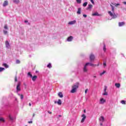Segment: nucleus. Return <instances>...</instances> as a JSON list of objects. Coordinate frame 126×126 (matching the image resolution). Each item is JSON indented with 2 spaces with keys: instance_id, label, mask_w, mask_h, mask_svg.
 Instances as JSON below:
<instances>
[{
  "instance_id": "f257e3e1",
  "label": "nucleus",
  "mask_w": 126,
  "mask_h": 126,
  "mask_svg": "<svg viewBox=\"0 0 126 126\" xmlns=\"http://www.w3.org/2000/svg\"><path fill=\"white\" fill-rule=\"evenodd\" d=\"M79 87V83L77 82L72 86V90H71V93H75L77 89Z\"/></svg>"
},
{
  "instance_id": "f03ea898",
  "label": "nucleus",
  "mask_w": 126,
  "mask_h": 126,
  "mask_svg": "<svg viewBox=\"0 0 126 126\" xmlns=\"http://www.w3.org/2000/svg\"><path fill=\"white\" fill-rule=\"evenodd\" d=\"M90 62H94L95 61V55L91 54L90 55Z\"/></svg>"
},
{
  "instance_id": "7ed1b4c3",
  "label": "nucleus",
  "mask_w": 126,
  "mask_h": 126,
  "mask_svg": "<svg viewBox=\"0 0 126 126\" xmlns=\"http://www.w3.org/2000/svg\"><path fill=\"white\" fill-rule=\"evenodd\" d=\"M108 13L112 17V18H117V15H116V14L115 13L113 14V13H112V12H111V11H108Z\"/></svg>"
},
{
  "instance_id": "20e7f679",
  "label": "nucleus",
  "mask_w": 126,
  "mask_h": 126,
  "mask_svg": "<svg viewBox=\"0 0 126 126\" xmlns=\"http://www.w3.org/2000/svg\"><path fill=\"white\" fill-rule=\"evenodd\" d=\"M21 85V83H20V82H19V83L17 85V87H16L17 92H18V91H21V88H20Z\"/></svg>"
},
{
  "instance_id": "39448f33",
  "label": "nucleus",
  "mask_w": 126,
  "mask_h": 126,
  "mask_svg": "<svg viewBox=\"0 0 126 126\" xmlns=\"http://www.w3.org/2000/svg\"><path fill=\"white\" fill-rule=\"evenodd\" d=\"M87 64H85L83 68L84 72H88V68H87Z\"/></svg>"
},
{
  "instance_id": "423d86ee",
  "label": "nucleus",
  "mask_w": 126,
  "mask_h": 126,
  "mask_svg": "<svg viewBox=\"0 0 126 126\" xmlns=\"http://www.w3.org/2000/svg\"><path fill=\"white\" fill-rule=\"evenodd\" d=\"M87 65H90L91 66H93V67H95V66H97V64H93L91 63H86Z\"/></svg>"
},
{
  "instance_id": "0eeeda50",
  "label": "nucleus",
  "mask_w": 126,
  "mask_h": 126,
  "mask_svg": "<svg viewBox=\"0 0 126 126\" xmlns=\"http://www.w3.org/2000/svg\"><path fill=\"white\" fill-rule=\"evenodd\" d=\"M106 91H107V86H105L104 89V93L103 94L104 96H107V95H108V93H107Z\"/></svg>"
},
{
  "instance_id": "6e6552de",
  "label": "nucleus",
  "mask_w": 126,
  "mask_h": 126,
  "mask_svg": "<svg viewBox=\"0 0 126 126\" xmlns=\"http://www.w3.org/2000/svg\"><path fill=\"white\" fill-rule=\"evenodd\" d=\"M82 117L83 118L82 119L81 123H84V121H85V119H86V116H85V114H83L82 115Z\"/></svg>"
},
{
  "instance_id": "1a4fd4ad",
  "label": "nucleus",
  "mask_w": 126,
  "mask_h": 126,
  "mask_svg": "<svg viewBox=\"0 0 126 126\" xmlns=\"http://www.w3.org/2000/svg\"><path fill=\"white\" fill-rule=\"evenodd\" d=\"M73 39V36H70L69 37H68L67 39V41L68 42H71V41H72V39Z\"/></svg>"
},
{
  "instance_id": "9d476101",
  "label": "nucleus",
  "mask_w": 126,
  "mask_h": 126,
  "mask_svg": "<svg viewBox=\"0 0 126 126\" xmlns=\"http://www.w3.org/2000/svg\"><path fill=\"white\" fill-rule=\"evenodd\" d=\"M106 102V100L102 98L100 99V102H99V104H104V103H105Z\"/></svg>"
},
{
  "instance_id": "9b49d317",
  "label": "nucleus",
  "mask_w": 126,
  "mask_h": 126,
  "mask_svg": "<svg viewBox=\"0 0 126 126\" xmlns=\"http://www.w3.org/2000/svg\"><path fill=\"white\" fill-rule=\"evenodd\" d=\"M99 121L101 123H104V122H105V118H104V117L101 116L99 118Z\"/></svg>"
},
{
  "instance_id": "f8f14e48",
  "label": "nucleus",
  "mask_w": 126,
  "mask_h": 126,
  "mask_svg": "<svg viewBox=\"0 0 126 126\" xmlns=\"http://www.w3.org/2000/svg\"><path fill=\"white\" fill-rule=\"evenodd\" d=\"M75 23H76V21L75 20H74V21H70L68 23V24L69 25H72L73 24H75Z\"/></svg>"
},
{
  "instance_id": "ddd939ff",
  "label": "nucleus",
  "mask_w": 126,
  "mask_h": 126,
  "mask_svg": "<svg viewBox=\"0 0 126 126\" xmlns=\"http://www.w3.org/2000/svg\"><path fill=\"white\" fill-rule=\"evenodd\" d=\"M5 46L6 48H9V47H10V45H9V42H8V41H5Z\"/></svg>"
},
{
  "instance_id": "4468645a",
  "label": "nucleus",
  "mask_w": 126,
  "mask_h": 126,
  "mask_svg": "<svg viewBox=\"0 0 126 126\" xmlns=\"http://www.w3.org/2000/svg\"><path fill=\"white\" fill-rule=\"evenodd\" d=\"M125 24H126V23L124 22H119V26L120 27H122V26H124V25H125Z\"/></svg>"
},
{
  "instance_id": "2eb2a0df",
  "label": "nucleus",
  "mask_w": 126,
  "mask_h": 126,
  "mask_svg": "<svg viewBox=\"0 0 126 126\" xmlns=\"http://www.w3.org/2000/svg\"><path fill=\"white\" fill-rule=\"evenodd\" d=\"M6 5H8V1L7 0L4 1L3 3V6H6Z\"/></svg>"
},
{
  "instance_id": "dca6fc26",
  "label": "nucleus",
  "mask_w": 126,
  "mask_h": 126,
  "mask_svg": "<svg viewBox=\"0 0 126 126\" xmlns=\"http://www.w3.org/2000/svg\"><path fill=\"white\" fill-rule=\"evenodd\" d=\"M58 96L60 97V98H63V93L59 92L58 93Z\"/></svg>"
},
{
  "instance_id": "f3484780",
  "label": "nucleus",
  "mask_w": 126,
  "mask_h": 126,
  "mask_svg": "<svg viewBox=\"0 0 126 126\" xmlns=\"http://www.w3.org/2000/svg\"><path fill=\"white\" fill-rule=\"evenodd\" d=\"M93 16H100V14L98 12H95L92 14Z\"/></svg>"
},
{
  "instance_id": "a211bd4d",
  "label": "nucleus",
  "mask_w": 126,
  "mask_h": 126,
  "mask_svg": "<svg viewBox=\"0 0 126 126\" xmlns=\"http://www.w3.org/2000/svg\"><path fill=\"white\" fill-rule=\"evenodd\" d=\"M31 78H32V81H35L36 79H37V76L36 75H34L33 76H32Z\"/></svg>"
},
{
  "instance_id": "6ab92c4d",
  "label": "nucleus",
  "mask_w": 126,
  "mask_h": 126,
  "mask_svg": "<svg viewBox=\"0 0 126 126\" xmlns=\"http://www.w3.org/2000/svg\"><path fill=\"white\" fill-rule=\"evenodd\" d=\"M77 14H80L81 13V8H78L77 12Z\"/></svg>"
},
{
  "instance_id": "aec40b11",
  "label": "nucleus",
  "mask_w": 126,
  "mask_h": 126,
  "mask_svg": "<svg viewBox=\"0 0 126 126\" xmlns=\"http://www.w3.org/2000/svg\"><path fill=\"white\" fill-rule=\"evenodd\" d=\"M115 86L117 88H120L121 87V84L120 83H116Z\"/></svg>"
},
{
  "instance_id": "412c9836",
  "label": "nucleus",
  "mask_w": 126,
  "mask_h": 126,
  "mask_svg": "<svg viewBox=\"0 0 126 126\" xmlns=\"http://www.w3.org/2000/svg\"><path fill=\"white\" fill-rule=\"evenodd\" d=\"M57 104L58 105H59L60 106H61V105H62V100L61 99H58V101H57Z\"/></svg>"
},
{
  "instance_id": "4be33fe9",
  "label": "nucleus",
  "mask_w": 126,
  "mask_h": 126,
  "mask_svg": "<svg viewBox=\"0 0 126 126\" xmlns=\"http://www.w3.org/2000/svg\"><path fill=\"white\" fill-rule=\"evenodd\" d=\"M3 66H4V67H5L6 68H8V65H7V64L4 63L2 64Z\"/></svg>"
},
{
  "instance_id": "5701e85b",
  "label": "nucleus",
  "mask_w": 126,
  "mask_h": 126,
  "mask_svg": "<svg viewBox=\"0 0 126 126\" xmlns=\"http://www.w3.org/2000/svg\"><path fill=\"white\" fill-rule=\"evenodd\" d=\"M47 67L48 68H51L52 67V63H49V64L47 65Z\"/></svg>"
},
{
  "instance_id": "b1692460",
  "label": "nucleus",
  "mask_w": 126,
  "mask_h": 126,
  "mask_svg": "<svg viewBox=\"0 0 126 126\" xmlns=\"http://www.w3.org/2000/svg\"><path fill=\"white\" fill-rule=\"evenodd\" d=\"M92 7H93V5L92 4H89L88 7V9H91Z\"/></svg>"
},
{
  "instance_id": "393cba45",
  "label": "nucleus",
  "mask_w": 126,
  "mask_h": 126,
  "mask_svg": "<svg viewBox=\"0 0 126 126\" xmlns=\"http://www.w3.org/2000/svg\"><path fill=\"white\" fill-rule=\"evenodd\" d=\"M28 76H30V77H31V78L32 77V74H31V72H29L28 73Z\"/></svg>"
},
{
  "instance_id": "a878e982",
  "label": "nucleus",
  "mask_w": 126,
  "mask_h": 126,
  "mask_svg": "<svg viewBox=\"0 0 126 126\" xmlns=\"http://www.w3.org/2000/svg\"><path fill=\"white\" fill-rule=\"evenodd\" d=\"M106 45L105 44H103V51L104 52H106Z\"/></svg>"
},
{
  "instance_id": "bb28decb",
  "label": "nucleus",
  "mask_w": 126,
  "mask_h": 126,
  "mask_svg": "<svg viewBox=\"0 0 126 126\" xmlns=\"http://www.w3.org/2000/svg\"><path fill=\"white\" fill-rule=\"evenodd\" d=\"M0 122H2V123H4V119L3 118H0Z\"/></svg>"
},
{
  "instance_id": "cd10ccee",
  "label": "nucleus",
  "mask_w": 126,
  "mask_h": 126,
  "mask_svg": "<svg viewBox=\"0 0 126 126\" xmlns=\"http://www.w3.org/2000/svg\"><path fill=\"white\" fill-rule=\"evenodd\" d=\"M4 69H5L4 68L0 67V72H1V71H3V70H4Z\"/></svg>"
},
{
  "instance_id": "c85d7f7f",
  "label": "nucleus",
  "mask_w": 126,
  "mask_h": 126,
  "mask_svg": "<svg viewBox=\"0 0 126 126\" xmlns=\"http://www.w3.org/2000/svg\"><path fill=\"white\" fill-rule=\"evenodd\" d=\"M121 103L123 104V105H126V101L125 100H122Z\"/></svg>"
},
{
  "instance_id": "c756f323",
  "label": "nucleus",
  "mask_w": 126,
  "mask_h": 126,
  "mask_svg": "<svg viewBox=\"0 0 126 126\" xmlns=\"http://www.w3.org/2000/svg\"><path fill=\"white\" fill-rule=\"evenodd\" d=\"M87 2H84V3H83V6L84 7H85V6H86V5H87Z\"/></svg>"
},
{
  "instance_id": "7c9ffc66",
  "label": "nucleus",
  "mask_w": 126,
  "mask_h": 126,
  "mask_svg": "<svg viewBox=\"0 0 126 126\" xmlns=\"http://www.w3.org/2000/svg\"><path fill=\"white\" fill-rule=\"evenodd\" d=\"M16 63H17V64H18L20 63V60H17L16 61Z\"/></svg>"
},
{
  "instance_id": "2f4dec72",
  "label": "nucleus",
  "mask_w": 126,
  "mask_h": 126,
  "mask_svg": "<svg viewBox=\"0 0 126 126\" xmlns=\"http://www.w3.org/2000/svg\"><path fill=\"white\" fill-rule=\"evenodd\" d=\"M14 2H15L16 3H17L19 2V0H13Z\"/></svg>"
},
{
  "instance_id": "473e14b6",
  "label": "nucleus",
  "mask_w": 126,
  "mask_h": 126,
  "mask_svg": "<svg viewBox=\"0 0 126 126\" xmlns=\"http://www.w3.org/2000/svg\"><path fill=\"white\" fill-rule=\"evenodd\" d=\"M112 4H113V5H115V6H118V5H120V3H117V4H114L112 3Z\"/></svg>"
},
{
  "instance_id": "72a5a7b5",
  "label": "nucleus",
  "mask_w": 126,
  "mask_h": 126,
  "mask_svg": "<svg viewBox=\"0 0 126 126\" xmlns=\"http://www.w3.org/2000/svg\"><path fill=\"white\" fill-rule=\"evenodd\" d=\"M77 3H81V0H76Z\"/></svg>"
},
{
  "instance_id": "f704fd0d",
  "label": "nucleus",
  "mask_w": 126,
  "mask_h": 126,
  "mask_svg": "<svg viewBox=\"0 0 126 126\" xmlns=\"http://www.w3.org/2000/svg\"><path fill=\"white\" fill-rule=\"evenodd\" d=\"M9 119H10L11 121H12V120H13V118H12V117H11V115H9Z\"/></svg>"
},
{
  "instance_id": "c9c22d12",
  "label": "nucleus",
  "mask_w": 126,
  "mask_h": 126,
  "mask_svg": "<svg viewBox=\"0 0 126 126\" xmlns=\"http://www.w3.org/2000/svg\"><path fill=\"white\" fill-rule=\"evenodd\" d=\"M17 76H15V82H17Z\"/></svg>"
},
{
  "instance_id": "e433bc0d",
  "label": "nucleus",
  "mask_w": 126,
  "mask_h": 126,
  "mask_svg": "<svg viewBox=\"0 0 126 126\" xmlns=\"http://www.w3.org/2000/svg\"><path fill=\"white\" fill-rule=\"evenodd\" d=\"M4 29H8L7 25H5L4 26Z\"/></svg>"
},
{
  "instance_id": "4c0bfd02",
  "label": "nucleus",
  "mask_w": 126,
  "mask_h": 126,
  "mask_svg": "<svg viewBox=\"0 0 126 126\" xmlns=\"http://www.w3.org/2000/svg\"><path fill=\"white\" fill-rule=\"evenodd\" d=\"M105 71H103V72L100 73V76H102V75H103V74H104L105 73Z\"/></svg>"
},
{
  "instance_id": "58836bf2",
  "label": "nucleus",
  "mask_w": 126,
  "mask_h": 126,
  "mask_svg": "<svg viewBox=\"0 0 126 126\" xmlns=\"http://www.w3.org/2000/svg\"><path fill=\"white\" fill-rule=\"evenodd\" d=\"M3 33L5 35H6V34H7V31H3Z\"/></svg>"
},
{
  "instance_id": "ea45409f",
  "label": "nucleus",
  "mask_w": 126,
  "mask_h": 126,
  "mask_svg": "<svg viewBox=\"0 0 126 126\" xmlns=\"http://www.w3.org/2000/svg\"><path fill=\"white\" fill-rule=\"evenodd\" d=\"M19 95L20 96H21V99H23V94H19Z\"/></svg>"
},
{
  "instance_id": "a19ab883",
  "label": "nucleus",
  "mask_w": 126,
  "mask_h": 126,
  "mask_svg": "<svg viewBox=\"0 0 126 126\" xmlns=\"http://www.w3.org/2000/svg\"><path fill=\"white\" fill-rule=\"evenodd\" d=\"M87 91H88V89H86L85 91V94H87Z\"/></svg>"
},
{
  "instance_id": "79ce46f5",
  "label": "nucleus",
  "mask_w": 126,
  "mask_h": 126,
  "mask_svg": "<svg viewBox=\"0 0 126 126\" xmlns=\"http://www.w3.org/2000/svg\"><path fill=\"white\" fill-rule=\"evenodd\" d=\"M91 1L92 3H93V4H94V0H91Z\"/></svg>"
},
{
  "instance_id": "37998d69",
  "label": "nucleus",
  "mask_w": 126,
  "mask_h": 126,
  "mask_svg": "<svg viewBox=\"0 0 126 126\" xmlns=\"http://www.w3.org/2000/svg\"><path fill=\"white\" fill-rule=\"evenodd\" d=\"M103 65L104 66V67H105V66H106L107 64L106 63H103Z\"/></svg>"
},
{
  "instance_id": "c03bdc74",
  "label": "nucleus",
  "mask_w": 126,
  "mask_h": 126,
  "mask_svg": "<svg viewBox=\"0 0 126 126\" xmlns=\"http://www.w3.org/2000/svg\"><path fill=\"white\" fill-rule=\"evenodd\" d=\"M33 122L32 121H29L28 124H32Z\"/></svg>"
},
{
  "instance_id": "a18cd8bd",
  "label": "nucleus",
  "mask_w": 126,
  "mask_h": 126,
  "mask_svg": "<svg viewBox=\"0 0 126 126\" xmlns=\"http://www.w3.org/2000/svg\"><path fill=\"white\" fill-rule=\"evenodd\" d=\"M112 10L113 12H114V11L115 10V8H112Z\"/></svg>"
},
{
  "instance_id": "49530a36",
  "label": "nucleus",
  "mask_w": 126,
  "mask_h": 126,
  "mask_svg": "<svg viewBox=\"0 0 126 126\" xmlns=\"http://www.w3.org/2000/svg\"><path fill=\"white\" fill-rule=\"evenodd\" d=\"M83 16H84L85 18L87 17V15H85V14H84V15H83Z\"/></svg>"
},
{
  "instance_id": "de8ad7c7",
  "label": "nucleus",
  "mask_w": 126,
  "mask_h": 126,
  "mask_svg": "<svg viewBox=\"0 0 126 126\" xmlns=\"http://www.w3.org/2000/svg\"><path fill=\"white\" fill-rule=\"evenodd\" d=\"M110 6L111 7V8H114V6H113L112 4H110Z\"/></svg>"
},
{
  "instance_id": "09e8293b",
  "label": "nucleus",
  "mask_w": 126,
  "mask_h": 126,
  "mask_svg": "<svg viewBox=\"0 0 126 126\" xmlns=\"http://www.w3.org/2000/svg\"><path fill=\"white\" fill-rule=\"evenodd\" d=\"M25 23H28V21L27 20L25 21Z\"/></svg>"
},
{
  "instance_id": "8fccbe9b",
  "label": "nucleus",
  "mask_w": 126,
  "mask_h": 126,
  "mask_svg": "<svg viewBox=\"0 0 126 126\" xmlns=\"http://www.w3.org/2000/svg\"><path fill=\"white\" fill-rule=\"evenodd\" d=\"M29 106H30V107H31V106H32L31 103H30L29 104Z\"/></svg>"
},
{
  "instance_id": "3c124183",
  "label": "nucleus",
  "mask_w": 126,
  "mask_h": 126,
  "mask_svg": "<svg viewBox=\"0 0 126 126\" xmlns=\"http://www.w3.org/2000/svg\"><path fill=\"white\" fill-rule=\"evenodd\" d=\"M100 65V63H98V64L96 65L97 66H99Z\"/></svg>"
},
{
  "instance_id": "603ef678",
  "label": "nucleus",
  "mask_w": 126,
  "mask_h": 126,
  "mask_svg": "<svg viewBox=\"0 0 126 126\" xmlns=\"http://www.w3.org/2000/svg\"><path fill=\"white\" fill-rule=\"evenodd\" d=\"M48 113L49 114H52V112L48 111Z\"/></svg>"
},
{
  "instance_id": "864d4df0",
  "label": "nucleus",
  "mask_w": 126,
  "mask_h": 126,
  "mask_svg": "<svg viewBox=\"0 0 126 126\" xmlns=\"http://www.w3.org/2000/svg\"><path fill=\"white\" fill-rule=\"evenodd\" d=\"M84 113H86V110H84Z\"/></svg>"
},
{
  "instance_id": "5fc2aeb1",
  "label": "nucleus",
  "mask_w": 126,
  "mask_h": 126,
  "mask_svg": "<svg viewBox=\"0 0 126 126\" xmlns=\"http://www.w3.org/2000/svg\"><path fill=\"white\" fill-rule=\"evenodd\" d=\"M32 117H35V114H34V113L33 114Z\"/></svg>"
},
{
  "instance_id": "6e6d98bb",
  "label": "nucleus",
  "mask_w": 126,
  "mask_h": 126,
  "mask_svg": "<svg viewBox=\"0 0 126 126\" xmlns=\"http://www.w3.org/2000/svg\"><path fill=\"white\" fill-rule=\"evenodd\" d=\"M100 126H103V124L100 123Z\"/></svg>"
},
{
  "instance_id": "4d7b16f0",
  "label": "nucleus",
  "mask_w": 126,
  "mask_h": 126,
  "mask_svg": "<svg viewBox=\"0 0 126 126\" xmlns=\"http://www.w3.org/2000/svg\"><path fill=\"white\" fill-rule=\"evenodd\" d=\"M58 103L57 101H55V104H57Z\"/></svg>"
},
{
  "instance_id": "13d9d810",
  "label": "nucleus",
  "mask_w": 126,
  "mask_h": 126,
  "mask_svg": "<svg viewBox=\"0 0 126 126\" xmlns=\"http://www.w3.org/2000/svg\"><path fill=\"white\" fill-rule=\"evenodd\" d=\"M94 77L96 78V76H94Z\"/></svg>"
},
{
  "instance_id": "bf43d9fd",
  "label": "nucleus",
  "mask_w": 126,
  "mask_h": 126,
  "mask_svg": "<svg viewBox=\"0 0 126 126\" xmlns=\"http://www.w3.org/2000/svg\"><path fill=\"white\" fill-rule=\"evenodd\" d=\"M25 126H27V125H26Z\"/></svg>"
}]
</instances>
